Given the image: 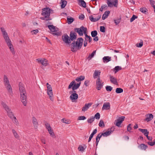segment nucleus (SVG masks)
Instances as JSON below:
<instances>
[{
	"label": "nucleus",
	"mask_w": 155,
	"mask_h": 155,
	"mask_svg": "<svg viewBox=\"0 0 155 155\" xmlns=\"http://www.w3.org/2000/svg\"><path fill=\"white\" fill-rule=\"evenodd\" d=\"M84 41V39L82 38H79L77 39L76 42H73L71 44V50L73 52L77 51L76 49H80L82 47Z\"/></svg>",
	"instance_id": "f257e3e1"
},
{
	"label": "nucleus",
	"mask_w": 155,
	"mask_h": 155,
	"mask_svg": "<svg viewBox=\"0 0 155 155\" xmlns=\"http://www.w3.org/2000/svg\"><path fill=\"white\" fill-rule=\"evenodd\" d=\"M3 82L5 86L7 89L9 94L12 96L13 94L12 88L10 84L8 79L6 75H4V76Z\"/></svg>",
	"instance_id": "f03ea898"
},
{
	"label": "nucleus",
	"mask_w": 155,
	"mask_h": 155,
	"mask_svg": "<svg viewBox=\"0 0 155 155\" xmlns=\"http://www.w3.org/2000/svg\"><path fill=\"white\" fill-rule=\"evenodd\" d=\"M0 29L3 37L7 45L11 43L12 41L8 36V33L6 31L4 28L1 27Z\"/></svg>",
	"instance_id": "7ed1b4c3"
},
{
	"label": "nucleus",
	"mask_w": 155,
	"mask_h": 155,
	"mask_svg": "<svg viewBox=\"0 0 155 155\" xmlns=\"http://www.w3.org/2000/svg\"><path fill=\"white\" fill-rule=\"evenodd\" d=\"M81 83V82H79L76 84L75 81L73 80L69 85L68 89H70L72 88V90H76L79 87Z\"/></svg>",
	"instance_id": "20e7f679"
},
{
	"label": "nucleus",
	"mask_w": 155,
	"mask_h": 155,
	"mask_svg": "<svg viewBox=\"0 0 155 155\" xmlns=\"http://www.w3.org/2000/svg\"><path fill=\"white\" fill-rule=\"evenodd\" d=\"M42 12L41 14L43 16H46L48 18H51L50 17V13L51 12L53 11L52 9L49 7H46L42 9Z\"/></svg>",
	"instance_id": "39448f33"
},
{
	"label": "nucleus",
	"mask_w": 155,
	"mask_h": 155,
	"mask_svg": "<svg viewBox=\"0 0 155 155\" xmlns=\"http://www.w3.org/2000/svg\"><path fill=\"white\" fill-rule=\"evenodd\" d=\"M2 104L3 108L7 111L9 117H10V118L12 119V117L14 116V114L12 112L10 111L11 110L8 107L4 102H2Z\"/></svg>",
	"instance_id": "423d86ee"
},
{
	"label": "nucleus",
	"mask_w": 155,
	"mask_h": 155,
	"mask_svg": "<svg viewBox=\"0 0 155 155\" xmlns=\"http://www.w3.org/2000/svg\"><path fill=\"white\" fill-rule=\"evenodd\" d=\"M86 29V32L87 31V28L84 27L83 26H81L80 28H76L74 29V31L77 32L79 36H82L83 35V33L84 34V30Z\"/></svg>",
	"instance_id": "0eeeda50"
},
{
	"label": "nucleus",
	"mask_w": 155,
	"mask_h": 155,
	"mask_svg": "<svg viewBox=\"0 0 155 155\" xmlns=\"http://www.w3.org/2000/svg\"><path fill=\"white\" fill-rule=\"evenodd\" d=\"M107 4L108 7H112L113 5L117 7L118 5V0H107Z\"/></svg>",
	"instance_id": "6e6552de"
},
{
	"label": "nucleus",
	"mask_w": 155,
	"mask_h": 155,
	"mask_svg": "<svg viewBox=\"0 0 155 155\" xmlns=\"http://www.w3.org/2000/svg\"><path fill=\"white\" fill-rule=\"evenodd\" d=\"M46 85L47 88L48 94L49 96L50 99L52 101L53 100V99L52 97V96L53 94L51 86L48 83H47L46 84Z\"/></svg>",
	"instance_id": "1a4fd4ad"
},
{
	"label": "nucleus",
	"mask_w": 155,
	"mask_h": 155,
	"mask_svg": "<svg viewBox=\"0 0 155 155\" xmlns=\"http://www.w3.org/2000/svg\"><path fill=\"white\" fill-rule=\"evenodd\" d=\"M103 85V82H102L100 78H98L96 81V89L98 90H100Z\"/></svg>",
	"instance_id": "9d476101"
},
{
	"label": "nucleus",
	"mask_w": 155,
	"mask_h": 155,
	"mask_svg": "<svg viewBox=\"0 0 155 155\" xmlns=\"http://www.w3.org/2000/svg\"><path fill=\"white\" fill-rule=\"evenodd\" d=\"M38 63H41L42 65L46 66L48 64V61L45 58H38L36 59Z\"/></svg>",
	"instance_id": "9b49d317"
},
{
	"label": "nucleus",
	"mask_w": 155,
	"mask_h": 155,
	"mask_svg": "<svg viewBox=\"0 0 155 155\" xmlns=\"http://www.w3.org/2000/svg\"><path fill=\"white\" fill-rule=\"evenodd\" d=\"M26 95V93L25 94L23 93L22 94H20L21 101L25 106H26L27 104Z\"/></svg>",
	"instance_id": "f8f14e48"
},
{
	"label": "nucleus",
	"mask_w": 155,
	"mask_h": 155,
	"mask_svg": "<svg viewBox=\"0 0 155 155\" xmlns=\"http://www.w3.org/2000/svg\"><path fill=\"white\" fill-rule=\"evenodd\" d=\"M124 117L122 116L116 120L115 121V122H116V125L118 127H120V125L122 123L123 121L124 120Z\"/></svg>",
	"instance_id": "ddd939ff"
},
{
	"label": "nucleus",
	"mask_w": 155,
	"mask_h": 155,
	"mask_svg": "<svg viewBox=\"0 0 155 155\" xmlns=\"http://www.w3.org/2000/svg\"><path fill=\"white\" fill-rule=\"evenodd\" d=\"M62 39L63 41L66 44H69L71 42L70 39L67 34H65L62 37Z\"/></svg>",
	"instance_id": "4468645a"
},
{
	"label": "nucleus",
	"mask_w": 155,
	"mask_h": 155,
	"mask_svg": "<svg viewBox=\"0 0 155 155\" xmlns=\"http://www.w3.org/2000/svg\"><path fill=\"white\" fill-rule=\"evenodd\" d=\"M19 90L20 94L23 93L25 94L26 93L24 85L21 82H19Z\"/></svg>",
	"instance_id": "2eb2a0df"
},
{
	"label": "nucleus",
	"mask_w": 155,
	"mask_h": 155,
	"mask_svg": "<svg viewBox=\"0 0 155 155\" xmlns=\"http://www.w3.org/2000/svg\"><path fill=\"white\" fill-rule=\"evenodd\" d=\"M77 38V34L75 32L71 31L70 34V41H73Z\"/></svg>",
	"instance_id": "dca6fc26"
},
{
	"label": "nucleus",
	"mask_w": 155,
	"mask_h": 155,
	"mask_svg": "<svg viewBox=\"0 0 155 155\" xmlns=\"http://www.w3.org/2000/svg\"><path fill=\"white\" fill-rule=\"evenodd\" d=\"M110 103L109 102L104 103L102 107V110H108L110 109Z\"/></svg>",
	"instance_id": "f3484780"
},
{
	"label": "nucleus",
	"mask_w": 155,
	"mask_h": 155,
	"mask_svg": "<svg viewBox=\"0 0 155 155\" xmlns=\"http://www.w3.org/2000/svg\"><path fill=\"white\" fill-rule=\"evenodd\" d=\"M92 103H89L87 104H86L82 108V111H85L87 110L91 106Z\"/></svg>",
	"instance_id": "a211bd4d"
},
{
	"label": "nucleus",
	"mask_w": 155,
	"mask_h": 155,
	"mask_svg": "<svg viewBox=\"0 0 155 155\" xmlns=\"http://www.w3.org/2000/svg\"><path fill=\"white\" fill-rule=\"evenodd\" d=\"M101 73V72L100 71L97 70H95L93 74V78H97V77H98V78H100V75Z\"/></svg>",
	"instance_id": "6ab92c4d"
},
{
	"label": "nucleus",
	"mask_w": 155,
	"mask_h": 155,
	"mask_svg": "<svg viewBox=\"0 0 155 155\" xmlns=\"http://www.w3.org/2000/svg\"><path fill=\"white\" fill-rule=\"evenodd\" d=\"M78 97L77 93L72 94L70 97V99L73 101L76 100Z\"/></svg>",
	"instance_id": "aec40b11"
},
{
	"label": "nucleus",
	"mask_w": 155,
	"mask_h": 155,
	"mask_svg": "<svg viewBox=\"0 0 155 155\" xmlns=\"http://www.w3.org/2000/svg\"><path fill=\"white\" fill-rule=\"evenodd\" d=\"M102 60L104 63H107L111 60V57L109 56H104Z\"/></svg>",
	"instance_id": "412c9836"
},
{
	"label": "nucleus",
	"mask_w": 155,
	"mask_h": 155,
	"mask_svg": "<svg viewBox=\"0 0 155 155\" xmlns=\"http://www.w3.org/2000/svg\"><path fill=\"white\" fill-rule=\"evenodd\" d=\"M110 81L112 83L115 84H117L118 82L117 78L111 75H110Z\"/></svg>",
	"instance_id": "4be33fe9"
},
{
	"label": "nucleus",
	"mask_w": 155,
	"mask_h": 155,
	"mask_svg": "<svg viewBox=\"0 0 155 155\" xmlns=\"http://www.w3.org/2000/svg\"><path fill=\"white\" fill-rule=\"evenodd\" d=\"M147 117L144 120H145L149 122L153 118V116L152 114H148L147 115Z\"/></svg>",
	"instance_id": "5701e85b"
},
{
	"label": "nucleus",
	"mask_w": 155,
	"mask_h": 155,
	"mask_svg": "<svg viewBox=\"0 0 155 155\" xmlns=\"http://www.w3.org/2000/svg\"><path fill=\"white\" fill-rule=\"evenodd\" d=\"M7 45L8 47L12 54L13 55L15 54V51H14L13 45L12 44V43Z\"/></svg>",
	"instance_id": "b1692460"
},
{
	"label": "nucleus",
	"mask_w": 155,
	"mask_h": 155,
	"mask_svg": "<svg viewBox=\"0 0 155 155\" xmlns=\"http://www.w3.org/2000/svg\"><path fill=\"white\" fill-rule=\"evenodd\" d=\"M110 12V11H106L102 16V19L104 20L109 15Z\"/></svg>",
	"instance_id": "393cba45"
},
{
	"label": "nucleus",
	"mask_w": 155,
	"mask_h": 155,
	"mask_svg": "<svg viewBox=\"0 0 155 155\" xmlns=\"http://www.w3.org/2000/svg\"><path fill=\"white\" fill-rule=\"evenodd\" d=\"M32 123L35 128H37L38 125L36 119L34 117H32Z\"/></svg>",
	"instance_id": "a878e982"
},
{
	"label": "nucleus",
	"mask_w": 155,
	"mask_h": 155,
	"mask_svg": "<svg viewBox=\"0 0 155 155\" xmlns=\"http://www.w3.org/2000/svg\"><path fill=\"white\" fill-rule=\"evenodd\" d=\"M138 130L140 132H142L143 134L144 135L146 136L147 135H148L149 132L147 131V130L146 129H142L141 128H139Z\"/></svg>",
	"instance_id": "bb28decb"
},
{
	"label": "nucleus",
	"mask_w": 155,
	"mask_h": 155,
	"mask_svg": "<svg viewBox=\"0 0 155 155\" xmlns=\"http://www.w3.org/2000/svg\"><path fill=\"white\" fill-rule=\"evenodd\" d=\"M138 148H140L141 150H146L148 147L147 145L144 144H141L138 146Z\"/></svg>",
	"instance_id": "cd10ccee"
},
{
	"label": "nucleus",
	"mask_w": 155,
	"mask_h": 155,
	"mask_svg": "<svg viewBox=\"0 0 155 155\" xmlns=\"http://www.w3.org/2000/svg\"><path fill=\"white\" fill-rule=\"evenodd\" d=\"M111 134V131H107L105 132L102 133H100L99 134H100V135L101 137L102 136L104 137H107L109 135Z\"/></svg>",
	"instance_id": "c85d7f7f"
},
{
	"label": "nucleus",
	"mask_w": 155,
	"mask_h": 155,
	"mask_svg": "<svg viewBox=\"0 0 155 155\" xmlns=\"http://www.w3.org/2000/svg\"><path fill=\"white\" fill-rule=\"evenodd\" d=\"M48 27L50 31L52 32H55L56 31L55 27L52 25H48Z\"/></svg>",
	"instance_id": "c756f323"
},
{
	"label": "nucleus",
	"mask_w": 155,
	"mask_h": 155,
	"mask_svg": "<svg viewBox=\"0 0 155 155\" xmlns=\"http://www.w3.org/2000/svg\"><path fill=\"white\" fill-rule=\"evenodd\" d=\"M78 1L79 3H81V4H79L80 6H82L84 8L86 7V3L83 0H78Z\"/></svg>",
	"instance_id": "7c9ffc66"
},
{
	"label": "nucleus",
	"mask_w": 155,
	"mask_h": 155,
	"mask_svg": "<svg viewBox=\"0 0 155 155\" xmlns=\"http://www.w3.org/2000/svg\"><path fill=\"white\" fill-rule=\"evenodd\" d=\"M84 34L85 35V37H86L87 38V40L89 42H90L92 40V38H91V37L90 36H88L87 34V33L86 32V30H84Z\"/></svg>",
	"instance_id": "2f4dec72"
},
{
	"label": "nucleus",
	"mask_w": 155,
	"mask_h": 155,
	"mask_svg": "<svg viewBox=\"0 0 155 155\" xmlns=\"http://www.w3.org/2000/svg\"><path fill=\"white\" fill-rule=\"evenodd\" d=\"M68 23L70 24L71 23L74 21V18L70 16H68L67 18Z\"/></svg>",
	"instance_id": "473e14b6"
},
{
	"label": "nucleus",
	"mask_w": 155,
	"mask_h": 155,
	"mask_svg": "<svg viewBox=\"0 0 155 155\" xmlns=\"http://www.w3.org/2000/svg\"><path fill=\"white\" fill-rule=\"evenodd\" d=\"M61 8H64L67 4V2L65 0H61Z\"/></svg>",
	"instance_id": "72a5a7b5"
},
{
	"label": "nucleus",
	"mask_w": 155,
	"mask_h": 155,
	"mask_svg": "<svg viewBox=\"0 0 155 155\" xmlns=\"http://www.w3.org/2000/svg\"><path fill=\"white\" fill-rule=\"evenodd\" d=\"M101 137L100 135V134H98L96 138V144L97 146L100 139Z\"/></svg>",
	"instance_id": "f704fd0d"
},
{
	"label": "nucleus",
	"mask_w": 155,
	"mask_h": 155,
	"mask_svg": "<svg viewBox=\"0 0 155 155\" xmlns=\"http://www.w3.org/2000/svg\"><path fill=\"white\" fill-rule=\"evenodd\" d=\"M96 51H94L92 53L88 56V57L87 58V59L88 60H90L91 59L93 58L94 55L96 54Z\"/></svg>",
	"instance_id": "c9c22d12"
},
{
	"label": "nucleus",
	"mask_w": 155,
	"mask_h": 155,
	"mask_svg": "<svg viewBox=\"0 0 155 155\" xmlns=\"http://www.w3.org/2000/svg\"><path fill=\"white\" fill-rule=\"evenodd\" d=\"M49 134H50V135L53 137L54 138L55 137V136L54 135V133L53 132V130L52 129V128L50 129H48V130Z\"/></svg>",
	"instance_id": "e433bc0d"
},
{
	"label": "nucleus",
	"mask_w": 155,
	"mask_h": 155,
	"mask_svg": "<svg viewBox=\"0 0 155 155\" xmlns=\"http://www.w3.org/2000/svg\"><path fill=\"white\" fill-rule=\"evenodd\" d=\"M94 120V116H92L88 119L87 122L88 123L91 124Z\"/></svg>",
	"instance_id": "4c0bfd02"
},
{
	"label": "nucleus",
	"mask_w": 155,
	"mask_h": 155,
	"mask_svg": "<svg viewBox=\"0 0 155 155\" xmlns=\"http://www.w3.org/2000/svg\"><path fill=\"white\" fill-rule=\"evenodd\" d=\"M123 90L121 88H117L116 89V92L117 94H120L123 92Z\"/></svg>",
	"instance_id": "58836bf2"
},
{
	"label": "nucleus",
	"mask_w": 155,
	"mask_h": 155,
	"mask_svg": "<svg viewBox=\"0 0 155 155\" xmlns=\"http://www.w3.org/2000/svg\"><path fill=\"white\" fill-rule=\"evenodd\" d=\"M81 78H82L81 79L79 77L77 78L75 80L79 82L83 80L85 78V77L84 76H81Z\"/></svg>",
	"instance_id": "ea45409f"
},
{
	"label": "nucleus",
	"mask_w": 155,
	"mask_h": 155,
	"mask_svg": "<svg viewBox=\"0 0 155 155\" xmlns=\"http://www.w3.org/2000/svg\"><path fill=\"white\" fill-rule=\"evenodd\" d=\"M91 34L92 37H94L96 36L97 34V31L96 30L92 31L91 32Z\"/></svg>",
	"instance_id": "a19ab883"
},
{
	"label": "nucleus",
	"mask_w": 155,
	"mask_h": 155,
	"mask_svg": "<svg viewBox=\"0 0 155 155\" xmlns=\"http://www.w3.org/2000/svg\"><path fill=\"white\" fill-rule=\"evenodd\" d=\"M99 126L101 127H104L105 126L104 122L102 120H100L99 123Z\"/></svg>",
	"instance_id": "79ce46f5"
},
{
	"label": "nucleus",
	"mask_w": 155,
	"mask_h": 155,
	"mask_svg": "<svg viewBox=\"0 0 155 155\" xmlns=\"http://www.w3.org/2000/svg\"><path fill=\"white\" fill-rule=\"evenodd\" d=\"M12 132L13 133L14 136L17 139H18L19 138V136L18 134L15 131L14 129H12Z\"/></svg>",
	"instance_id": "37998d69"
},
{
	"label": "nucleus",
	"mask_w": 155,
	"mask_h": 155,
	"mask_svg": "<svg viewBox=\"0 0 155 155\" xmlns=\"http://www.w3.org/2000/svg\"><path fill=\"white\" fill-rule=\"evenodd\" d=\"M140 10L141 12L145 14H146V12L147 11V10L145 7H143L140 8Z\"/></svg>",
	"instance_id": "c03bdc74"
},
{
	"label": "nucleus",
	"mask_w": 155,
	"mask_h": 155,
	"mask_svg": "<svg viewBox=\"0 0 155 155\" xmlns=\"http://www.w3.org/2000/svg\"><path fill=\"white\" fill-rule=\"evenodd\" d=\"M121 19V18L120 17L119 18H118L117 19H115L114 20V23L116 25H117L120 22Z\"/></svg>",
	"instance_id": "a18cd8bd"
},
{
	"label": "nucleus",
	"mask_w": 155,
	"mask_h": 155,
	"mask_svg": "<svg viewBox=\"0 0 155 155\" xmlns=\"http://www.w3.org/2000/svg\"><path fill=\"white\" fill-rule=\"evenodd\" d=\"M44 17H42L40 18V19L42 20H45V21H47L49 20H51V18H48L46 16H44Z\"/></svg>",
	"instance_id": "49530a36"
},
{
	"label": "nucleus",
	"mask_w": 155,
	"mask_h": 155,
	"mask_svg": "<svg viewBox=\"0 0 155 155\" xmlns=\"http://www.w3.org/2000/svg\"><path fill=\"white\" fill-rule=\"evenodd\" d=\"M149 1L151 6L153 7L154 9H155V2L153 0H149Z\"/></svg>",
	"instance_id": "de8ad7c7"
},
{
	"label": "nucleus",
	"mask_w": 155,
	"mask_h": 155,
	"mask_svg": "<svg viewBox=\"0 0 155 155\" xmlns=\"http://www.w3.org/2000/svg\"><path fill=\"white\" fill-rule=\"evenodd\" d=\"M86 148V147H85L84 148L83 146H82L81 145H80L79 146L78 149L79 151L83 152L84 151Z\"/></svg>",
	"instance_id": "09e8293b"
},
{
	"label": "nucleus",
	"mask_w": 155,
	"mask_h": 155,
	"mask_svg": "<svg viewBox=\"0 0 155 155\" xmlns=\"http://www.w3.org/2000/svg\"><path fill=\"white\" fill-rule=\"evenodd\" d=\"M106 90L107 91H110L113 89V87L110 86H107L106 87Z\"/></svg>",
	"instance_id": "8fccbe9b"
},
{
	"label": "nucleus",
	"mask_w": 155,
	"mask_h": 155,
	"mask_svg": "<svg viewBox=\"0 0 155 155\" xmlns=\"http://www.w3.org/2000/svg\"><path fill=\"white\" fill-rule=\"evenodd\" d=\"M137 17L135 15H133L132 17L130 18V22H133L135 19L137 18Z\"/></svg>",
	"instance_id": "3c124183"
},
{
	"label": "nucleus",
	"mask_w": 155,
	"mask_h": 155,
	"mask_svg": "<svg viewBox=\"0 0 155 155\" xmlns=\"http://www.w3.org/2000/svg\"><path fill=\"white\" fill-rule=\"evenodd\" d=\"M100 114L99 113H96L94 117V118H95L97 119H99L100 118Z\"/></svg>",
	"instance_id": "603ef678"
},
{
	"label": "nucleus",
	"mask_w": 155,
	"mask_h": 155,
	"mask_svg": "<svg viewBox=\"0 0 155 155\" xmlns=\"http://www.w3.org/2000/svg\"><path fill=\"white\" fill-rule=\"evenodd\" d=\"M100 31L102 32H104L105 31V28L104 26H101L100 27Z\"/></svg>",
	"instance_id": "864d4df0"
},
{
	"label": "nucleus",
	"mask_w": 155,
	"mask_h": 155,
	"mask_svg": "<svg viewBox=\"0 0 155 155\" xmlns=\"http://www.w3.org/2000/svg\"><path fill=\"white\" fill-rule=\"evenodd\" d=\"M86 117L84 116H79L78 118V120H84L86 119Z\"/></svg>",
	"instance_id": "5fc2aeb1"
},
{
	"label": "nucleus",
	"mask_w": 155,
	"mask_h": 155,
	"mask_svg": "<svg viewBox=\"0 0 155 155\" xmlns=\"http://www.w3.org/2000/svg\"><path fill=\"white\" fill-rule=\"evenodd\" d=\"M131 124H129L128 125L127 127V130L128 131L130 132V130H132V128L131 127Z\"/></svg>",
	"instance_id": "6e6d98bb"
},
{
	"label": "nucleus",
	"mask_w": 155,
	"mask_h": 155,
	"mask_svg": "<svg viewBox=\"0 0 155 155\" xmlns=\"http://www.w3.org/2000/svg\"><path fill=\"white\" fill-rule=\"evenodd\" d=\"M101 15H99L97 17L94 18V22L97 21L99 20L101 18Z\"/></svg>",
	"instance_id": "4d7b16f0"
},
{
	"label": "nucleus",
	"mask_w": 155,
	"mask_h": 155,
	"mask_svg": "<svg viewBox=\"0 0 155 155\" xmlns=\"http://www.w3.org/2000/svg\"><path fill=\"white\" fill-rule=\"evenodd\" d=\"M150 146H153L155 144V141L154 140L153 142H148L147 143Z\"/></svg>",
	"instance_id": "13d9d810"
},
{
	"label": "nucleus",
	"mask_w": 155,
	"mask_h": 155,
	"mask_svg": "<svg viewBox=\"0 0 155 155\" xmlns=\"http://www.w3.org/2000/svg\"><path fill=\"white\" fill-rule=\"evenodd\" d=\"M45 126L46 127V129L48 130V129H50L51 128V127L50 124L48 123H46L45 124Z\"/></svg>",
	"instance_id": "bf43d9fd"
},
{
	"label": "nucleus",
	"mask_w": 155,
	"mask_h": 155,
	"mask_svg": "<svg viewBox=\"0 0 155 155\" xmlns=\"http://www.w3.org/2000/svg\"><path fill=\"white\" fill-rule=\"evenodd\" d=\"M31 32L33 33L32 34L36 35L38 32V30L37 29L31 31Z\"/></svg>",
	"instance_id": "052dcab7"
},
{
	"label": "nucleus",
	"mask_w": 155,
	"mask_h": 155,
	"mask_svg": "<svg viewBox=\"0 0 155 155\" xmlns=\"http://www.w3.org/2000/svg\"><path fill=\"white\" fill-rule=\"evenodd\" d=\"M97 129H95L94 130L91 135L92 136H94V135L97 133Z\"/></svg>",
	"instance_id": "680f3d73"
},
{
	"label": "nucleus",
	"mask_w": 155,
	"mask_h": 155,
	"mask_svg": "<svg viewBox=\"0 0 155 155\" xmlns=\"http://www.w3.org/2000/svg\"><path fill=\"white\" fill-rule=\"evenodd\" d=\"M79 18L81 20H83L84 18V16L83 14H81L79 16Z\"/></svg>",
	"instance_id": "e2e57ef3"
},
{
	"label": "nucleus",
	"mask_w": 155,
	"mask_h": 155,
	"mask_svg": "<svg viewBox=\"0 0 155 155\" xmlns=\"http://www.w3.org/2000/svg\"><path fill=\"white\" fill-rule=\"evenodd\" d=\"M138 45V44H136V46L137 47H140V48L142 47V46H143V42L142 41V42H140L139 44V45Z\"/></svg>",
	"instance_id": "0e129e2a"
},
{
	"label": "nucleus",
	"mask_w": 155,
	"mask_h": 155,
	"mask_svg": "<svg viewBox=\"0 0 155 155\" xmlns=\"http://www.w3.org/2000/svg\"><path fill=\"white\" fill-rule=\"evenodd\" d=\"M89 82V81L88 80L85 81L84 82V85L86 87L88 85V83Z\"/></svg>",
	"instance_id": "69168bd1"
},
{
	"label": "nucleus",
	"mask_w": 155,
	"mask_h": 155,
	"mask_svg": "<svg viewBox=\"0 0 155 155\" xmlns=\"http://www.w3.org/2000/svg\"><path fill=\"white\" fill-rule=\"evenodd\" d=\"M61 121L64 123H65L67 124H69L68 121H67V120H66L64 119H62Z\"/></svg>",
	"instance_id": "338daca9"
},
{
	"label": "nucleus",
	"mask_w": 155,
	"mask_h": 155,
	"mask_svg": "<svg viewBox=\"0 0 155 155\" xmlns=\"http://www.w3.org/2000/svg\"><path fill=\"white\" fill-rule=\"evenodd\" d=\"M90 20L92 22H94V18L92 15L90 16L89 17Z\"/></svg>",
	"instance_id": "774afa93"
}]
</instances>
